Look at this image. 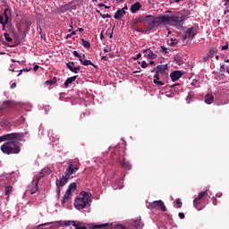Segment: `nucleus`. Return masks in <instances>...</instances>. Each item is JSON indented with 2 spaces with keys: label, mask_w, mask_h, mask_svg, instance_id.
<instances>
[{
  "label": "nucleus",
  "mask_w": 229,
  "mask_h": 229,
  "mask_svg": "<svg viewBox=\"0 0 229 229\" xmlns=\"http://www.w3.org/2000/svg\"><path fill=\"white\" fill-rule=\"evenodd\" d=\"M178 216H179L180 219H185V214L179 213Z\"/></svg>",
  "instance_id": "864d4df0"
},
{
  "label": "nucleus",
  "mask_w": 229,
  "mask_h": 229,
  "mask_svg": "<svg viewBox=\"0 0 229 229\" xmlns=\"http://www.w3.org/2000/svg\"><path fill=\"white\" fill-rule=\"evenodd\" d=\"M106 226H109L108 224H102V225H94L93 228L97 229V228H106Z\"/></svg>",
  "instance_id": "c9c22d12"
},
{
  "label": "nucleus",
  "mask_w": 229,
  "mask_h": 229,
  "mask_svg": "<svg viewBox=\"0 0 229 229\" xmlns=\"http://www.w3.org/2000/svg\"><path fill=\"white\" fill-rule=\"evenodd\" d=\"M48 225H52L55 229H58L60 227V222H48L45 224H41L38 226H48Z\"/></svg>",
  "instance_id": "393cba45"
},
{
  "label": "nucleus",
  "mask_w": 229,
  "mask_h": 229,
  "mask_svg": "<svg viewBox=\"0 0 229 229\" xmlns=\"http://www.w3.org/2000/svg\"><path fill=\"white\" fill-rule=\"evenodd\" d=\"M126 15V11L124 9H119L115 14L114 15V18L116 19L117 21L121 20L122 17Z\"/></svg>",
  "instance_id": "aec40b11"
},
{
  "label": "nucleus",
  "mask_w": 229,
  "mask_h": 229,
  "mask_svg": "<svg viewBox=\"0 0 229 229\" xmlns=\"http://www.w3.org/2000/svg\"><path fill=\"white\" fill-rule=\"evenodd\" d=\"M169 46L174 47L178 44V39H170L168 41Z\"/></svg>",
  "instance_id": "473e14b6"
},
{
  "label": "nucleus",
  "mask_w": 229,
  "mask_h": 229,
  "mask_svg": "<svg viewBox=\"0 0 229 229\" xmlns=\"http://www.w3.org/2000/svg\"><path fill=\"white\" fill-rule=\"evenodd\" d=\"M73 55L76 57V58H81V55H80V53H78V51H73Z\"/></svg>",
  "instance_id": "de8ad7c7"
},
{
  "label": "nucleus",
  "mask_w": 229,
  "mask_h": 229,
  "mask_svg": "<svg viewBox=\"0 0 229 229\" xmlns=\"http://www.w3.org/2000/svg\"><path fill=\"white\" fill-rule=\"evenodd\" d=\"M4 37L5 40H6V42H12V40H13V39L10 37V34L7 33V32H5V33L4 34Z\"/></svg>",
  "instance_id": "72a5a7b5"
},
{
  "label": "nucleus",
  "mask_w": 229,
  "mask_h": 229,
  "mask_svg": "<svg viewBox=\"0 0 229 229\" xmlns=\"http://www.w3.org/2000/svg\"><path fill=\"white\" fill-rule=\"evenodd\" d=\"M100 17H102V19H112V15L108 13L106 14L100 13Z\"/></svg>",
  "instance_id": "a19ab883"
},
{
  "label": "nucleus",
  "mask_w": 229,
  "mask_h": 229,
  "mask_svg": "<svg viewBox=\"0 0 229 229\" xmlns=\"http://www.w3.org/2000/svg\"><path fill=\"white\" fill-rule=\"evenodd\" d=\"M148 208H161L163 212H167V208H165V205L164 204V201L162 200H155L152 203L148 204Z\"/></svg>",
  "instance_id": "1a4fd4ad"
},
{
  "label": "nucleus",
  "mask_w": 229,
  "mask_h": 229,
  "mask_svg": "<svg viewBox=\"0 0 229 229\" xmlns=\"http://www.w3.org/2000/svg\"><path fill=\"white\" fill-rule=\"evenodd\" d=\"M26 22V30H25V33H30V28L31 27V21H25Z\"/></svg>",
  "instance_id": "f704fd0d"
},
{
  "label": "nucleus",
  "mask_w": 229,
  "mask_h": 229,
  "mask_svg": "<svg viewBox=\"0 0 229 229\" xmlns=\"http://www.w3.org/2000/svg\"><path fill=\"white\" fill-rule=\"evenodd\" d=\"M136 228V229H142L144 228V224L140 219L134 220L129 223V228Z\"/></svg>",
  "instance_id": "f8f14e48"
},
{
  "label": "nucleus",
  "mask_w": 229,
  "mask_h": 229,
  "mask_svg": "<svg viewBox=\"0 0 229 229\" xmlns=\"http://www.w3.org/2000/svg\"><path fill=\"white\" fill-rule=\"evenodd\" d=\"M196 35H198V28L196 27L189 28L185 30L182 36L183 40H187V39L192 40V38H194Z\"/></svg>",
  "instance_id": "6e6552de"
},
{
  "label": "nucleus",
  "mask_w": 229,
  "mask_h": 229,
  "mask_svg": "<svg viewBox=\"0 0 229 229\" xmlns=\"http://www.w3.org/2000/svg\"><path fill=\"white\" fill-rule=\"evenodd\" d=\"M76 171H78V170H74V168H72V166H68V168L66 169V171L64 173V176L68 177L71 180V178H72V174H74V173H76Z\"/></svg>",
  "instance_id": "a211bd4d"
},
{
  "label": "nucleus",
  "mask_w": 229,
  "mask_h": 229,
  "mask_svg": "<svg viewBox=\"0 0 229 229\" xmlns=\"http://www.w3.org/2000/svg\"><path fill=\"white\" fill-rule=\"evenodd\" d=\"M73 35H76L75 30H72V33L68 34V35L66 36V39L71 38V37H73Z\"/></svg>",
  "instance_id": "c03bdc74"
},
{
  "label": "nucleus",
  "mask_w": 229,
  "mask_h": 229,
  "mask_svg": "<svg viewBox=\"0 0 229 229\" xmlns=\"http://www.w3.org/2000/svg\"><path fill=\"white\" fill-rule=\"evenodd\" d=\"M65 225L66 226H74V225H76V221H67L65 223Z\"/></svg>",
  "instance_id": "4c0bfd02"
},
{
  "label": "nucleus",
  "mask_w": 229,
  "mask_h": 229,
  "mask_svg": "<svg viewBox=\"0 0 229 229\" xmlns=\"http://www.w3.org/2000/svg\"><path fill=\"white\" fill-rule=\"evenodd\" d=\"M160 78H162V75L159 72H156V74L154 75L153 83L157 87H162V85H164V82L160 81Z\"/></svg>",
  "instance_id": "dca6fc26"
},
{
  "label": "nucleus",
  "mask_w": 229,
  "mask_h": 229,
  "mask_svg": "<svg viewBox=\"0 0 229 229\" xmlns=\"http://www.w3.org/2000/svg\"><path fill=\"white\" fill-rule=\"evenodd\" d=\"M8 8H6L3 14H0V24L2 26H6L8 24V21H10V17H8V14L6 13L8 12Z\"/></svg>",
  "instance_id": "9b49d317"
},
{
  "label": "nucleus",
  "mask_w": 229,
  "mask_h": 229,
  "mask_svg": "<svg viewBox=\"0 0 229 229\" xmlns=\"http://www.w3.org/2000/svg\"><path fill=\"white\" fill-rule=\"evenodd\" d=\"M182 76H183V72L180 71H174L170 74V78L172 81H178V79L182 78Z\"/></svg>",
  "instance_id": "2eb2a0df"
},
{
  "label": "nucleus",
  "mask_w": 229,
  "mask_h": 229,
  "mask_svg": "<svg viewBox=\"0 0 229 229\" xmlns=\"http://www.w3.org/2000/svg\"><path fill=\"white\" fill-rule=\"evenodd\" d=\"M101 60H105V62H108V57H106V55H103L101 57Z\"/></svg>",
  "instance_id": "052dcab7"
},
{
  "label": "nucleus",
  "mask_w": 229,
  "mask_h": 229,
  "mask_svg": "<svg viewBox=\"0 0 229 229\" xmlns=\"http://www.w3.org/2000/svg\"><path fill=\"white\" fill-rule=\"evenodd\" d=\"M145 30H146V28H144V30L136 29V31H138L139 33H146V32H143Z\"/></svg>",
  "instance_id": "13d9d810"
},
{
  "label": "nucleus",
  "mask_w": 229,
  "mask_h": 229,
  "mask_svg": "<svg viewBox=\"0 0 229 229\" xmlns=\"http://www.w3.org/2000/svg\"><path fill=\"white\" fill-rule=\"evenodd\" d=\"M154 71L156 72H158L161 75V78H163V80H165V78H167V76H169V68L167 67V64H160L157 65Z\"/></svg>",
  "instance_id": "0eeeda50"
},
{
  "label": "nucleus",
  "mask_w": 229,
  "mask_h": 229,
  "mask_svg": "<svg viewBox=\"0 0 229 229\" xmlns=\"http://www.w3.org/2000/svg\"><path fill=\"white\" fill-rule=\"evenodd\" d=\"M105 7V4H98V8H103Z\"/></svg>",
  "instance_id": "774afa93"
},
{
  "label": "nucleus",
  "mask_w": 229,
  "mask_h": 229,
  "mask_svg": "<svg viewBox=\"0 0 229 229\" xmlns=\"http://www.w3.org/2000/svg\"><path fill=\"white\" fill-rule=\"evenodd\" d=\"M69 177L66 175H64L61 179H57L55 181L56 187H64V185H67V182H69Z\"/></svg>",
  "instance_id": "ddd939ff"
},
{
  "label": "nucleus",
  "mask_w": 229,
  "mask_h": 229,
  "mask_svg": "<svg viewBox=\"0 0 229 229\" xmlns=\"http://www.w3.org/2000/svg\"><path fill=\"white\" fill-rule=\"evenodd\" d=\"M24 71H25L26 72H29V71H31V69H23V70H21L17 76H21V72H24Z\"/></svg>",
  "instance_id": "3c124183"
},
{
  "label": "nucleus",
  "mask_w": 229,
  "mask_h": 229,
  "mask_svg": "<svg viewBox=\"0 0 229 229\" xmlns=\"http://www.w3.org/2000/svg\"><path fill=\"white\" fill-rule=\"evenodd\" d=\"M69 166L74 169L75 171H78L80 169V163L78 161H73L69 165Z\"/></svg>",
  "instance_id": "cd10ccee"
},
{
  "label": "nucleus",
  "mask_w": 229,
  "mask_h": 229,
  "mask_svg": "<svg viewBox=\"0 0 229 229\" xmlns=\"http://www.w3.org/2000/svg\"><path fill=\"white\" fill-rule=\"evenodd\" d=\"M81 42L83 47H86V49H90V42L85 40L84 38H81Z\"/></svg>",
  "instance_id": "7c9ffc66"
},
{
  "label": "nucleus",
  "mask_w": 229,
  "mask_h": 229,
  "mask_svg": "<svg viewBox=\"0 0 229 229\" xmlns=\"http://www.w3.org/2000/svg\"><path fill=\"white\" fill-rule=\"evenodd\" d=\"M106 37H109V38H112L114 37V30H108L106 32Z\"/></svg>",
  "instance_id": "e433bc0d"
},
{
  "label": "nucleus",
  "mask_w": 229,
  "mask_h": 229,
  "mask_svg": "<svg viewBox=\"0 0 229 229\" xmlns=\"http://www.w3.org/2000/svg\"><path fill=\"white\" fill-rule=\"evenodd\" d=\"M90 197L86 191H81L74 200V207L77 210H83L90 207Z\"/></svg>",
  "instance_id": "7ed1b4c3"
},
{
  "label": "nucleus",
  "mask_w": 229,
  "mask_h": 229,
  "mask_svg": "<svg viewBox=\"0 0 229 229\" xmlns=\"http://www.w3.org/2000/svg\"><path fill=\"white\" fill-rule=\"evenodd\" d=\"M140 8H142V5L140 4V3L136 2L134 4L131 6V13H137V12L140 10Z\"/></svg>",
  "instance_id": "412c9836"
},
{
  "label": "nucleus",
  "mask_w": 229,
  "mask_h": 229,
  "mask_svg": "<svg viewBox=\"0 0 229 229\" xmlns=\"http://www.w3.org/2000/svg\"><path fill=\"white\" fill-rule=\"evenodd\" d=\"M164 21H165L164 14H160L157 16L147 15L145 17H140L135 19L134 22L135 24H139V22L143 24L145 28V30L142 31L143 33H151L152 31H157L158 26H160V24H164Z\"/></svg>",
  "instance_id": "f03ea898"
},
{
  "label": "nucleus",
  "mask_w": 229,
  "mask_h": 229,
  "mask_svg": "<svg viewBox=\"0 0 229 229\" xmlns=\"http://www.w3.org/2000/svg\"><path fill=\"white\" fill-rule=\"evenodd\" d=\"M212 201H213V205H215V206L217 205V199H213Z\"/></svg>",
  "instance_id": "69168bd1"
},
{
  "label": "nucleus",
  "mask_w": 229,
  "mask_h": 229,
  "mask_svg": "<svg viewBox=\"0 0 229 229\" xmlns=\"http://www.w3.org/2000/svg\"><path fill=\"white\" fill-rule=\"evenodd\" d=\"M223 71H225V64H222L220 66V72H223Z\"/></svg>",
  "instance_id": "e2e57ef3"
},
{
  "label": "nucleus",
  "mask_w": 229,
  "mask_h": 229,
  "mask_svg": "<svg viewBox=\"0 0 229 229\" xmlns=\"http://www.w3.org/2000/svg\"><path fill=\"white\" fill-rule=\"evenodd\" d=\"M15 87H17V83L13 82V83L11 85V89H15Z\"/></svg>",
  "instance_id": "338daca9"
},
{
  "label": "nucleus",
  "mask_w": 229,
  "mask_h": 229,
  "mask_svg": "<svg viewBox=\"0 0 229 229\" xmlns=\"http://www.w3.org/2000/svg\"><path fill=\"white\" fill-rule=\"evenodd\" d=\"M76 182H72L67 191H65L62 203H67L69 201V199H71V196H72V192H74V191H76Z\"/></svg>",
  "instance_id": "423d86ee"
},
{
  "label": "nucleus",
  "mask_w": 229,
  "mask_h": 229,
  "mask_svg": "<svg viewBox=\"0 0 229 229\" xmlns=\"http://www.w3.org/2000/svg\"><path fill=\"white\" fill-rule=\"evenodd\" d=\"M216 53H217V50L216 48H210L209 52L208 53V57L210 58H214V55H216Z\"/></svg>",
  "instance_id": "c756f323"
},
{
  "label": "nucleus",
  "mask_w": 229,
  "mask_h": 229,
  "mask_svg": "<svg viewBox=\"0 0 229 229\" xmlns=\"http://www.w3.org/2000/svg\"><path fill=\"white\" fill-rule=\"evenodd\" d=\"M39 67H40V66H38V65H34L33 71H34L35 72H37L38 71Z\"/></svg>",
  "instance_id": "4d7b16f0"
},
{
  "label": "nucleus",
  "mask_w": 229,
  "mask_h": 229,
  "mask_svg": "<svg viewBox=\"0 0 229 229\" xmlns=\"http://www.w3.org/2000/svg\"><path fill=\"white\" fill-rule=\"evenodd\" d=\"M205 103H207V105H212V103H214V95L207 94L205 96Z\"/></svg>",
  "instance_id": "b1692460"
},
{
  "label": "nucleus",
  "mask_w": 229,
  "mask_h": 229,
  "mask_svg": "<svg viewBox=\"0 0 229 229\" xmlns=\"http://www.w3.org/2000/svg\"><path fill=\"white\" fill-rule=\"evenodd\" d=\"M175 87H179L180 89H182V86H180L179 83H176V84L172 85V89H173V88H175Z\"/></svg>",
  "instance_id": "680f3d73"
},
{
  "label": "nucleus",
  "mask_w": 229,
  "mask_h": 229,
  "mask_svg": "<svg viewBox=\"0 0 229 229\" xmlns=\"http://www.w3.org/2000/svg\"><path fill=\"white\" fill-rule=\"evenodd\" d=\"M77 79H78V75L69 77L64 82L65 89H67L69 85H72L73 81H76Z\"/></svg>",
  "instance_id": "4be33fe9"
},
{
  "label": "nucleus",
  "mask_w": 229,
  "mask_h": 229,
  "mask_svg": "<svg viewBox=\"0 0 229 229\" xmlns=\"http://www.w3.org/2000/svg\"><path fill=\"white\" fill-rule=\"evenodd\" d=\"M140 56H142V54H138L136 55V57L133 58V60H139V58H140Z\"/></svg>",
  "instance_id": "bf43d9fd"
},
{
  "label": "nucleus",
  "mask_w": 229,
  "mask_h": 229,
  "mask_svg": "<svg viewBox=\"0 0 229 229\" xmlns=\"http://www.w3.org/2000/svg\"><path fill=\"white\" fill-rule=\"evenodd\" d=\"M224 6H225L226 8H229V0H224Z\"/></svg>",
  "instance_id": "603ef678"
},
{
  "label": "nucleus",
  "mask_w": 229,
  "mask_h": 229,
  "mask_svg": "<svg viewBox=\"0 0 229 229\" xmlns=\"http://www.w3.org/2000/svg\"><path fill=\"white\" fill-rule=\"evenodd\" d=\"M40 180H42V176H35L32 181V185H34V187L30 189V194H35L38 191V182H40Z\"/></svg>",
  "instance_id": "9d476101"
},
{
  "label": "nucleus",
  "mask_w": 229,
  "mask_h": 229,
  "mask_svg": "<svg viewBox=\"0 0 229 229\" xmlns=\"http://www.w3.org/2000/svg\"><path fill=\"white\" fill-rule=\"evenodd\" d=\"M3 6H6V0H0V8Z\"/></svg>",
  "instance_id": "a18cd8bd"
},
{
  "label": "nucleus",
  "mask_w": 229,
  "mask_h": 229,
  "mask_svg": "<svg viewBox=\"0 0 229 229\" xmlns=\"http://www.w3.org/2000/svg\"><path fill=\"white\" fill-rule=\"evenodd\" d=\"M61 189H60V186H56V193H57V196L58 198H60V192H61Z\"/></svg>",
  "instance_id": "09e8293b"
},
{
  "label": "nucleus",
  "mask_w": 229,
  "mask_h": 229,
  "mask_svg": "<svg viewBox=\"0 0 229 229\" xmlns=\"http://www.w3.org/2000/svg\"><path fill=\"white\" fill-rule=\"evenodd\" d=\"M11 106H13V101L12 100H5L3 102L1 107L4 109V110H6V108H11Z\"/></svg>",
  "instance_id": "5701e85b"
},
{
  "label": "nucleus",
  "mask_w": 229,
  "mask_h": 229,
  "mask_svg": "<svg viewBox=\"0 0 229 229\" xmlns=\"http://www.w3.org/2000/svg\"><path fill=\"white\" fill-rule=\"evenodd\" d=\"M163 19H165L164 23L170 24L171 26H175L177 30H180V28L183 26V16H180V14H163Z\"/></svg>",
  "instance_id": "20e7f679"
},
{
  "label": "nucleus",
  "mask_w": 229,
  "mask_h": 229,
  "mask_svg": "<svg viewBox=\"0 0 229 229\" xmlns=\"http://www.w3.org/2000/svg\"><path fill=\"white\" fill-rule=\"evenodd\" d=\"M177 208H182V199H178L176 200Z\"/></svg>",
  "instance_id": "79ce46f5"
},
{
  "label": "nucleus",
  "mask_w": 229,
  "mask_h": 229,
  "mask_svg": "<svg viewBox=\"0 0 229 229\" xmlns=\"http://www.w3.org/2000/svg\"><path fill=\"white\" fill-rule=\"evenodd\" d=\"M75 229H87V227L85 225H81V223H76L75 222V225H73Z\"/></svg>",
  "instance_id": "2f4dec72"
},
{
  "label": "nucleus",
  "mask_w": 229,
  "mask_h": 229,
  "mask_svg": "<svg viewBox=\"0 0 229 229\" xmlns=\"http://www.w3.org/2000/svg\"><path fill=\"white\" fill-rule=\"evenodd\" d=\"M66 67H68L69 70L72 71V69H73V67H74V62L67 63Z\"/></svg>",
  "instance_id": "58836bf2"
},
{
  "label": "nucleus",
  "mask_w": 229,
  "mask_h": 229,
  "mask_svg": "<svg viewBox=\"0 0 229 229\" xmlns=\"http://www.w3.org/2000/svg\"><path fill=\"white\" fill-rule=\"evenodd\" d=\"M142 53L145 58H148V60H155V58H157V55L153 53L151 49H145Z\"/></svg>",
  "instance_id": "4468645a"
},
{
  "label": "nucleus",
  "mask_w": 229,
  "mask_h": 229,
  "mask_svg": "<svg viewBox=\"0 0 229 229\" xmlns=\"http://www.w3.org/2000/svg\"><path fill=\"white\" fill-rule=\"evenodd\" d=\"M148 65H149V64H148V63H146V61H143V62L141 63V67H142V69H146V68L148 67Z\"/></svg>",
  "instance_id": "49530a36"
},
{
  "label": "nucleus",
  "mask_w": 229,
  "mask_h": 229,
  "mask_svg": "<svg viewBox=\"0 0 229 229\" xmlns=\"http://www.w3.org/2000/svg\"><path fill=\"white\" fill-rule=\"evenodd\" d=\"M192 99V95L191 94V93H189V95L187 96V98H186V101H187V103L189 104V103H191V100Z\"/></svg>",
  "instance_id": "37998d69"
},
{
  "label": "nucleus",
  "mask_w": 229,
  "mask_h": 229,
  "mask_svg": "<svg viewBox=\"0 0 229 229\" xmlns=\"http://www.w3.org/2000/svg\"><path fill=\"white\" fill-rule=\"evenodd\" d=\"M119 164L122 167H123V169H127L128 171H130V169H131V164H130V162L126 161L125 158H123V161L119 160Z\"/></svg>",
  "instance_id": "6ab92c4d"
},
{
  "label": "nucleus",
  "mask_w": 229,
  "mask_h": 229,
  "mask_svg": "<svg viewBox=\"0 0 229 229\" xmlns=\"http://www.w3.org/2000/svg\"><path fill=\"white\" fill-rule=\"evenodd\" d=\"M79 60H80L81 64H82V65H86V66L92 65L93 67H95L92 61L85 59V55H81Z\"/></svg>",
  "instance_id": "f3484780"
},
{
  "label": "nucleus",
  "mask_w": 229,
  "mask_h": 229,
  "mask_svg": "<svg viewBox=\"0 0 229 229\" xmlns=\"http://www.w3.org/2000/svg\"><path fill=\"white\" fill-rule=\"evenodd\" d=\"M51 170H49V168H44L41 170L40 172V175H36V176H41V178H44V176H46V174H50Z\"/></svg>",
  "instance_id": "bb28decb"
},
{
  "label": "nucleus",
  "mask_w": 229,
  "mask_h": 229,
  "mask_svg": "<svg viewBox=\"0 0 229 229\" xmlns=\"http://www.w3.org/2000/svg\"><path fill=\"white\" fill-rule=\"evenodd\" d=\"M226 49H228V43H226V45L222 47L223 51H226Z\"/></svg>",
  "instance_id": "6e6d98bb"
},
{
  "label": "nucleus",
  "mask_w": 229,
  "mask_h": 229,
  "mask_svg": "<svg viewBox=\"0 0 229 229\" xmlns=\"http://www.w3.org/2000/svg\"><path fill=\"white\" fill-rule=\"evenodd\" d=\"M4 112V109L3 107H0V117L1 115H3Z\"/></svg>",
  "instance_id": "0e129e2a"
},
{
  "label": "nucleus",
  "mask_w": 229,
  "mask_h": 229,
  "mask_svg": "<svg viewBox=\"0 0 229 229\" xmlns=\"http://www.w3.org/2000/svg\"><path fill=\"white\" fill-rule=\"evenodd\" d=\"M80 69H81L80 66H76V67L73 66V68L70 71L71 72H74L75 74H78V71H80Z\"/></svg>",
  "instance_id": "ea45409f"
},
{
  "label": "nucleus",
  "mask_w": 229,
  "mask_h": 229,
  "mask_svg": "<svg viewBox=\"0 0 229 229\" xmlns=\"http://www.w3.org/2000/svg\"><path fill=\"white\" fill-rule=\"evenodd\" d=\"M55 83H56V78L54 77L51 80H48L45 82V85H47V87H51V85H55Z\"/></svg>",
  "instance_id": "c85d7f7f"
},
{
  "label": "nucleus",
  "mask_w": 229,
  "mask_h": 229,
  "mask_svg": "<svg viewBox=\"0 0 229 229\" xmlns=\"http://www.w3.org/2000/svg\"><path fill=\"white\" fill-rule=\"evenodd\" d=\"M12 192H13V186H12V185L5 186V189H4L5 196H10V194H12Z\"/></svg>",
  "instance_id": "a878e982"
},
{
  "label": "nucleus",
  "mask_w": 229,
  "mask_h": 229,
  "mask_svg": "<svg viewBox=\"0 0 229 229\" xmlns=\"http://www.w3.org/2000/svg\"><path fill=\"white\" fill-rule=\"evenodd\" d=\"M207 192H208V190H206L205 191H201L197 198L193 200V207L197 210H202L203 209V198L207 196Z\"/></svg>",
  "instance_id": "39448f33"
},
{
  "label": "nucleus",
  "mask_w": 229,
  "mask_h": 229,
  "mask_svg": "<svg viewBox=\"0 0 229 229\" xmlns=\"http://www.w3.org/2000/svg\"><path fill=\"white\" fill-rule=\"evenodd\" d=\"M208 60H210V59H209L208 55H207V56H204V57L201 59V62L205 63V62H208Z\"/></svg>",
  "instance_id": "8fccbe9b"
},
{
  "label": "nucleus",
  "mask_w": 229,
  "mask_h": 229,
  "mask_svg": "<svg viewBox=\"0 0 229 229\" xmlns=\"http://www.w3.org/2000/svg\"><path fill=\"white\" fill-rule=\"evenodd\" d=\"M110 51H112V48H108V47L104 48L105 53H110Z\"/></svg>",
  "instance_id": "5fc2aeb1"
},
{
  "label": "nucleus",
  "mask_w": 229,
  "mask_h": 229,
  "mask_svg": "<svg viewBox=\"0 0 229 229\" xmlns=\"http://www.w3.org/2000/svg\"><path fill=\"white\" fill-rule=\"evenodd\" d=\"M24 139V133L13 132L0 136V142H4L0 149L4 155H19L21 153V147L17 142H21Z\"/></svg>",
  "instance_id": "f257e3e1"
}]
</instances>
